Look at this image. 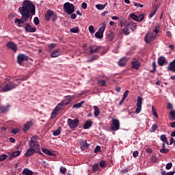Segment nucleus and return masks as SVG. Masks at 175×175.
<instances>
[{"instance_id": "27", "label": "nucleus", "mask_w": 175, "mask_h": 175, "mask_svg": "<svg viewBox=\"0 0 175 175\" xmlns=\"http://www.w3.org/2000/svg\"><path fill=\"white\" fill-rule=\"evenodd\" d=\"M83 105H84V101H81L80 103L74 104L72 105V109H79V108L83 106Z\"/></svg>"}, {"instance_id": "40", "label": "nucleus", "mask_w": 175, "mask_h": 175, "mask_svg": "<svg viewBox=\"0 0 175 175\" xmlns=\"http://www.w3.org/2000/svg\"><path fill=\"white\" fill-rule=\"evenodd\" d=\"M92 170H93V172H98V170H99V164L94 165Z\"/></svg>"}, {"instance_id": "50", "label": "nucleus", "mask_w": 175, "mask_h": 175, "mask_svg": "<svg viewBox=\"0 0 175 175\" xmlns=\"http://www.w3.org/2000/svg\"><path fill=\"white\" fill-rule=\"evenodd\" d=\"M142 20H144V15L140 14V15L138 16V20H137V21H138V23H141V21H142Z\"/></svg>"}, {"instance_id": "16", "label": "nucleus", "mask_w": 175, "mask_h": 175, "mask_svg": "<svg viewBox=\"0 0 175 175\" xmlns=\"http://www.w3.org/2000/svg\"><path fill=\"white\" fill-rule=\"evenodd\" d=\"M80 146L81 151H85L87 148H90V144L87 143V141L82 140L80 142Z\"/></svg>"}, {"instance_id": "47", "label": "nucleus", "mask_w": 175, "mask_h": 175, "mask_svg": "<svg viewBox=\"0 0 175 175\" xmlns=\"http://www.w3.org/2000/svg\"><path fill=\"white\" fill-rule=\"evenodd\" d=\"M153 70L150 71L151 73H154L157 70V63L155 62H152Z\"/></svg>"}, {"instance_id": "42", "label": "nucleus", "mask_w": 175, "mask_h": 175, "mask_svg": "<svg viewBox=\"0 0 175 175\" xmlns=\"http://www.w3.org/2000/svg\"><path fill=\"white\" fill-rule=\"evenodd\" d=\"M160 152L161 154H167V152H169V149H166V148H161L160 150Z\"/></svg>"}, {"instance_id": "1", "label": "nucleus", "mask_w": 175, "mask_h": 175, "mask_svg": "<svg viewBox=\"0 0 175 175\" xmlns=\"http://www.w3.org/2000/svg\"><path fill=\"white\" fill-rule=\"evenodd\" d=\"M18 12L21 16V18H15L14 23L19 28H22L25 27V23L29 21V18H32L31 16H35V5L30 1L25 0L23 2L22 7L18 8Z\"/></svg>"}, {"instance_id": "38", "label": "nucleus", "mask_w": 175, "mask_h": 175, "mask_svg": "<svg viewBox=\"0 0 175 175\" xmlns=\"http://www.w3.org/2000/svg\"><path fill=\"white\" fill-rule=\"evenodd\" d=\"M7 158H8V154H3L0 155V162L5 161V159H6Z\"/></svg>"}, {"instance_id": "21", "label": "nucleus", "mask_w": 175, "mask_h": 175, "mask_svg": "<svg viewBox=\"0 0 175 175\" xmlns=\"http://www.w3.org/2000/svg\"><path fill=\"white\" fill-rule=\"evenodd\" d=\"M92 126V120H87L83 124V129H90Z\"/></svg>"}, {"instance_id": "29", "label": "nucleus", "mask_w": 175, "mask_h": 175, "mask_svg": "<svg viewBox=\"0 0 175 175\" xmlns=\"http://www.w3.org/2000/svg\"><path fill=\"white\" fill-rule=\"evenodd\" d=\"M94 117H98V116H99L100 111H99V108H98V106L95 105L94 106Z\"/></svg>"}, {"instance_id": "26", "label": "nucleus", "mask_w": 175, "mask_h": 175, "mask_svg": "<svg viewBox=\"0 0 175 175\" xmlns=\"http://www.w3.org/2000/svg\"><path fill=\"white\" fill-rule=\"evenodd\" d=\"M131 64L133 69L137 70L140 68V63L139 62H133Z\"/></svg>"}, {"instance_id": "39", "label": "nucleus", "mask_w": 175, "mask_h": 175, "mask_svg": "<svg viewBox=\"0 0 175 175\" xmlns=\"http://www.w3.org/2000/svg\"><path fill=\"white\" fill-rule=\"evenodd\" d=\"M152 111L153 116H154L156 118H158V113H157V109L154 107V106L152 107Z\"/></svg>"}, {"instance_id": "46", "label": "nucleus", "mask_w": 175, "mask_h": 175, "mask_svg": "<svg viewBox=\"0 0 175 175\" xmlns=\"http://www.w3.org/2000/svg\"><path fill=\"white\" fill-rule=\"evenodd\" d=\"M172 166H173V164L172 163H168L165 166V169H167V170H170V169H172Z\"/></svg>"}, {"instance_id": "52", "label": "nucleus", "mask_w": 175, "mask_h": 175, "mask_svg": "<svg viewBox=\"0 0 175 175\" xmlns=\"http://www.w3.org/2000/svg\"><path fill=\"white\" fill-rule=\"evenodd\" d=\"M152 129L153 132H155V131H157V129H158V125L157 124H152Z\"/></svg>"}, {"instance_id": "64", "label": "nucleus", "mask_w": 175, "mask_h": 175, "mask_svg": "<svg viewBox=\"0 0 175 175\" xmlns=\"http://www.w3.org/2000/svg\"><path fill=\"white\" fill-rule=\"evenodd\" d=\"M170 126H171L172 128H175V122H171V123H170Z\"/></svg>"}, {"instance_id": "63", "label": "nucleus", "mask_w": 175, "mask_h": 175, "mask_svg": "<svg viewBox=\"0 0 175 175\" xmlns=\"http://www.w3.org/2000/svg\"><path fill=\"white\" fill-rule=\"evenodd\" d=\"M57 20V15L53 14V15H52V21H55Z\"/></svg>"}, {"instance_id": "37", "label": "nucleus", "mask_w": 175, "mask_h": 175, "mask_svg": "<svg viewBox=\"0 0 175 175\" xmlns=\"http://www.w3.org/2000/svg\"><path fill=\"white\" fill-rule=\"evenodd\" d=\"M174 174H175V171L170 172H167V174H166V172L165 171L161 172L162 175H174Z\"/></svg>"}, {"instance_id": "31", "label": "nucleus", "mask_w": 175, "mask_h": 175, "mask_svg": "<svg viewBox=\"0 0 175 175\" xmlns=\"http://www.w3.org/2000/svg\"><path fill=\"white\" fill-rule=\"evenodd\" d=\"M107 5V3L103 5V4H97L96 5V9H98V10H103V9H105V8H106V5Z\"/></svg>"}, {"instance_id": "51", "label": "nucleus", "mask_w": 175, "mask_h": 175, "mask_svg": "<svg viewBox=\"0 0 175 175\" xmlns=\"http://www.w3.org/2000/svg\"><path fill=\"white\" fill-rule=\"evenodd\" d=\"M129 94V90H126L123 94L122 98L126 99V97L128 96Z\"/></svg>"}, {"instance_id": "7", "label": "nucleus", "mask_w": 175, "mask_h": 175, "mask_svg": "<svg viewBox=\"0 0 175 175\" xmlns=\"http://www.w3.org/2000/svg\"><path fill=\"white\" fill-rule=\"evenodd\" d=\"M142 105H143V98L139 96L137 99V108L135 111V114H139L142 111Z\"/></svg>"}, {"instance_id": "6", "label": "nucleus", "mask_w": 175, "mask_h": 175, "mask_svg": "<svg viewBox=\"0 0 175 175\" xmlns=\"http://www.w3.org/2000/svg\"><path fill=\"white\" fill-rule=\"evenodd\" d=\"M67 123L70 129H75L79 126V119H70L68 118L67 120Z\"/></svg>"}, {"instance_id": "18", "label": "nucleus", "mask_w": 175, "mask_h": 175, "mask_svg": "<svg viewBox=\"0 0 175 175\" xmlns=\"http://www.w3.org/2000/svg\"><path fill=\"white\" fill-rule=\"evenodd\" d=\"M167 69L170 70V72H173V73H175V59L169 64Z\"/></svg>"}, {"instance_id": "28", "label": "nucleus", "mask_w": 175, "mask_h": 175, "mask_svg": "<svg viewBox=\"0 0 175 175\" xmlns=\"http://www.w3.org/2000/svg\"><path fill=\"white\" fill-rule=\"evenodd\" d=\"M42 152H44V154H46V155H49L50 157H54V153L51 152V151L46 149V148H43L42 149Z\"/></svg>"}, {"instance_id": "9", "label": "nucleus", "mask_w": 175, "mask_h": 175, "mask_svg": "<svg viewBox=\"0 0 175 175\" xmlns=\"http://www.w3.org/2000/svg\"><path fill=\"white\" fill-rule=\"evenodd\" d=\"M106 29V24H104L100 28L98 29V31L96 32L95 36L97 39H102L103 38V32Z\"/></svg>"}, {"instance_id": "15", "label": "nucleus", "mask_w": 175, "mask_h": 175, "mask_svg": "<svg viewBox=\"0 0 175 175\" xmlns=\"http://www.w3.org/2000/svg\"><path fill=\"white\" fill-rule=\"evenodd\" d=\"M100 49H102V46H96V45L90 46V54H95V53H99V51H100Z\"/></svg>"}, {"instance_id": "5", "label": "nucleus", "mask_w": 175, "mask_h": 175, "mask_svg": "<svg viewBox=\"0 0 175 175\" xmlns=\"http://www.w3.org/2000/svg\"><path fill=\"white\" fill-rule=\"evenodd\" d=\"M64 10L68 14H72L75 12V5L70 3H65L64 4Z\"/></svg>"}, {"instance_id": "14", "label": "nucleus", "mask_w": 175, "mask_h": 175, "mask_svg": "<svg viewBox=\"0 0 175 175\" xmlns=\"http://www.w3.org/2000/svg\"><path fill=\"white\" fill-rule=\"evenodd\" d=\"M6 46L8 49L12 50L14 53H17V44H16V43H14V42H8L6 44Z\"/></svg>"}, {"instance_id": "56", "label": "nucleus", "mask_w": 175, "mask_h": 175, "mask_svg": "<svg viewBox=\"0 0 175 175\" xmlns=\"http://www.w3.org/2000/svg\"><path fill=\"white\" fill-rule=\"evenodd\" d=\"M60 172L61 173H62L63 174H65V173H66V168L65 167H60Z\"/></svg>"}, {"instance_id": "36", "label": "nucleus", "mask_w": 175, "mask_h": 175, "mask_svg": "<svg viewBox=\"0 0 175 175\" xmlns=\"http://www.w3.org/2000/svg\"><path fill=\"white\" fill-rule=\"evenodd\" d=\"M170 120H171L172 121H174L175 120V111H171L170 113Z\"/></svg>"}, {"instance_id": "8", "label": "nucleus", "mask_w": 175, "mask_h": 175, "mask_svg": "<svg viewBox=\"0 0 175 175\" xmlns=\"http://www.w3.org/2000/svg\"><path fill=\"white\" fill-rule=\"evenodd\" d=\"M157 38V35L154 34V33H148L145 36L144 40L146 43H151L152 40H155Z\"/></svg>"}, {"instance_id": "33", "label": "nucleus", "mask_w": 175, "mask_h": 175, "mask_svg": "<svg viewBox=\"0 0 175 175\" xmlns=\"http://www.w3.org/2000/svg\"><path fill=\"white\" fill-rule=\"evenodd\" d=\"M113 39H114V33L110 32L107 34V40H109V42H111Z\"/></svg>"}, {"instance_id": "57", "label": "nucleus", "mask_w": 175, "mask_h": 175, "mask_svg": "<svg viewBox=\"0 0 175 175\" xmlns=\"http://www.w3.org/2000/svg\"><path fill=\"white\" fill-rule=\"evenodd\" d=\"M71 14L70 18H71L72 20H76V18L77 17V15H76V14H73V13H72V14Z\"/></svg>"}, {"instance_id": "34", "label": "nucleus", "mask_w": 175, "mask_h": 175, "mask_svg": "<svg viewBox=\"0 0 175 175\" xmlns=\"http://www.w3.org/2000/svg\"><path fill=\"white\" fill-rule=\"evenodd\" d=\"M98 58H99V55H92L90 59L88 60L87 62H92L95 61L96 59H98Z\"/></svg>"}, {"instance_id": "60", "label": "nucleus", "mask_w": 175, "mask_h": 175, "mask_svg": "<svg viewBox=\"0 0 175 175\" xmlns=\"http://www.w3.org/2000/svg\"><path fill=\"white\" fill-rule=\"evenodd\" d=\"M82 9H87V3L84 2L81 4Z\"/></svg>"}, {"instance_id": "32", "label": "nucleus", "mask_w": 175, "mask_h": 175, "mask_svg": "<svg viewBox=\"0 0 175 175\" xmlns=\"http://www.w3.org/2000/svg\"><path fill=\"white\" fill-rule=\"evenodd\" d=\"M62 129L61 127H59L57 129H56L55 131H53V136H58L61 134Z\"/></svg>"}, {"instance_id": "61", "label": "nucleus", "mask_w": 175, "mask_h": 175, "mask_svg": "<svg viewBox=\"0 0 175 175\" xmlns=\"http://www.w3.org/2000/svg\"><path fill=\"white\" fill-rule=\"evenodd\" d=\"M146 152H147V154H152V149H151L150 148H148L146 149Z\"/></svg>"}, {"instance_id": "62", "label": "nucleus", "mask_w": 175, "mask_h": 175, "mask_svg": "<svg viewBox=\"0 0 175 175\" xmlns=\"http://www.w3.org/2000/svg\"><path fill=\"white\" fill-rule=\"evenodd\" d=\"M126 25V21H121L120 22V27H125Z\"/></svg>"}, {"instance_id": "43", "label": "nucleus", "mask_w": 175, "mask_h": 175, "mask_svg": "<svg viewBox=\"0 0 175 175\" xmlns=\"http://www.w3.org/2000/svg\"><path fill=\"white\" fill-rule=\"evenodd\" d=\"M98 84L101 87H105V85H106V81L105 80H100L98 82Z\"/></svg>"}, {"instance_id": "48", "label": "nucleus", "mask_w": 175, "mask_h": 175, "mask_svg": "<svg viewBox=\"0 0 175 175\" xmlns=\"http://www.w3.org/2000/svg\"><path fill=\"white\" fill-rule=\"evenodd\" d=\"M159 28L160 27L158 25L154 27V33H155V35H158V32H159Z\"/></svg>"}, {"instance_id": "24", "label": "nucleus", "mask_w": 175, "mask_h": 175, "mask_svg": "<svg viewBox=\"0 0 175 175\" xmlns=\"http://www.w3.org/2000/svg\"><path fill=\"white\" fill-rule=\"evenodd\" d=\"M23 131L25 132H27V131H29V128L32 126V122H27L26 124L23 126Z\"/></svg>"}, {"instance_id": "49", "label": "nucleus", "mask_w": 175, "mask_h": 175, "mask_svg": "<svg viewBox=\"0 0 175 175\" xmlns=\"http://www.w3.org/2000/svg\"><path fill=\"white\" fill-rule=\"evenodd\" d=\"M105 166H106V161H100V167H102V169H103Z\"/></svg>"}, {"instance_id": "41", "label": "nucleus", "mask_w": 175, "mask_h": 175, "mask_svg": "<svg viewBox=\"0 0 175 175\" xmlns=\"http://www.w3.org/2000/svg\"><path fill=\"white\" fill-rule=\"evenodd\" d=\"M130 17H131V18H132V20H134L135 21H137V20H138V16L135 14H131Z\"/></svg>"}, {"instance_id": "10", "label": "nucleus", "mask_w": 175, "mask_h": 175, "mask_svg": "<svg viewBox=\"0 0 175 175\" xmlns=\"http://www.w3.org/2000/svg\"><path fill=\"white\" fill-rule=\"evenodd\" d=\"M111 129V131H118L120 129V120L118 119H112Z\"/></svg>"}, {"instance_id": "22", "label": "nucleus", "mask_w": 175, "mask_h": 175, "mask_svg": "<svg viewBox=\"0 0 175 175\" xmlns=\"http://www.w3.org/2000/svg\"><path fill=\"white\" fill-rule=\"evenodd\" d=\"M126 62H128L126 57H122L118 61V65L119 66H125L126 65Z\"/></svg>"}, {"instance_id": "55", "label": "nucleus", "mask_w": 175, "mask_h": 175, "mask_svg": "<svg viewBox=\"0 0 175 175\" xmlns=\"http://www.w3.org/2000/svg\"><path fill=\"white\" fill-rule=\"evenodd\" d=\"M99 151H100V146H96L94 149L95 154H96V152H99Z\"/></svg>"}, {"instance_id": "13", "label": "nucleus", "mask_w": 175, "mask_h": 175, "mask_svg": "<svg viewBox=\"0 0 175 175\" xmlns=\"http://www.w3.org/2000/svg\"><path fill=\"white\" fill-rule=\"evenodd\" d=\"M24 28L25 31H26L28 33L36 32V27H32V26L29 25V23H25Z\"/></svg>"}, {"instance_id": "17", "label": "nucleus", "mask_w": 175, "mask_h": 175, "mask_svg": "<svg viewBox=\"0 0 175 175\" xmlns=\"http://www.w3.org/2000/svg\"><path fill=\"white\" fill-rule=\"evenodd\" d=\"M54 16V12L51 10H48L46 11V14H45V20L46 21H50L51 17Z\"/></svg>"}, {"instance_id": "44", "label": "nucleus", "mask_w": 175, "mask_h": 175, "mask_svg": "<svg viewBox=\"0 0 175 175\" xmlns=\"http://www.w3.org/2000/svg\"><path fill=\"white\" fill-rule=\"evenodd\" d=\"M89 32H90V33H95V27H94L92 25L90 26Z\"/></svg>"}, {"instance_id": "12", "label": "nucleus", "mask_w": 175, "mask_h": 175, "mask_svg": "<svg viewBox=\"0 0 175 175\" xmlns=\"http://www.w3.org/2000/svg\"><path fill=\"white\" fill-rule=\"evenodd\" d=\"M16 87H17V85H16L14 83H9V84L5 85L3 88L2 91H3V92H8V91L14 90V88H16Z\"/></svg>"}, {"instance_id": "53", "label": "nucleus", "mask_w": 175, "mask_h": 175, "mask_svg": "<svg viewBox=\"0 0 175 175\" xmlns=\"http://www.w3.org/2000/svg\"><path fill=\"white\" fill-rule=\"evenodd\" d=\"M18 132H20V130L18 129H13L12 130V133L14 134V135H16L18 133Z\"/></svg>"}, {"instance_id": "54", "label": "nucleus", "mask_w": 175, "mask_h": 175, "mask_svg": "<svg viewBox=\"0 0 175 175\" xmlns=\"http://www.w3.org/2000/svg\"><path fill=\"white\" fill-rule=\"evenodd\" d=\"M138 156L139 152L137 150L134 151L133 153V157H134V158H137Z\"/></svg>"}, {"instance_id": "30", "label": "nucleus", "mask_w": 175, "mask_h": 175, "mask_svg": "<svg viewBox=\"0 0 175 175\" xmlns=\"http://www.w3.org/2000/svg\"><path fill=\"white\" fill-rule=\"evenodd\" d=\"M161 141L163 142V143H166L167 145H169V142L167 141V137H166V135H161Z\"/></svg>"}, {"instance_id": "11", "label": "nucleus", "mask_w": 175, "mask_h": 175, "mask_svg": "<svg viewBox=\"0 0 175 175\" xmlns=\"http://www.w3.org/2000/svg\"><path fill=\"white\" fill-rule=\"evenodd\" d=\"M24 61H28V56H27L25 54H19L17 56V62L18 64L21 66V65H23V62H24Z\"/></svg>"}, {"instance_id": "4", "label": "nucleus", "mask_w": 175, "mask_h": 175, "mask_svg": "<svg viewBox=\"0 0 175 175\" xmlns=\"http://www.w3.org/2000/svg\"><path fill=\"white\" fill-rule=\"evenodd\" d=\"M137 27V26L136 25V23H135L134 22H130L122 29V33H124V35H129V31L133 32V31H135V29H136Z\"/></svg>"}, {"instance_id": "45", "label": "nucleus", "mask_w": 175, "mask_h": 175, "mask_svg": "<svg viewBox=\"0 0 175 175\" xmlns=\"http://www.w3.org/2000/svg\"><path fill=\"white\" fill-rule=\"evenodd\" d=\"M33 23H34L35 25H39V23H40L39 18L35 17L33 18Z\"/></svg>"}, {"instance_id": "23", "label": "nucleus", "mask_w": 175, "mask_h": 175, "mask_svg": "<svg viewBox=\"0 0 175 175\" xmlns=\"http://www.w3.org/2000/svg\"><path fill=\"white\" fill-rule=\"evenodd\" d=\"M21 154V152L20 150H16L10 154V159H13V158H17V157H18Z\"/></svg>"}, {"instance_id": "35", "label": "nucleus", "mask_w": 175, "mask_h": 175, "mask_svg": "<svg viewBox=\"0 0 175 175\" xmlns=\"http://www.w3.org/2000/svg\"><path fill=\"white\" fill-rule=\"evenodd\" d=\"M79 27H75L70 29V32L72 33H79Z\"/></svg>"}, {"instance_id": "58", "label": "nucleus", "mask_w": 175, "mask_h": 175, "mask_svg": "<svg viewBox=\"0 0 175 175\" xmlns=\"http://www.w3.org/2000/svg\"><path fill=\"white\" fill-rule=\"evenodd\" d=\"M8 110H9V107H1V111H3V112H6V111H8Z\"/></svg>"}, {"instance_id": "25", "label": "nucleus", "mask_w": 175, "mask_h": 175, "mask_svg": "<svg viewBox=\"0 0 175 175\" xmlns=\"http://www.w3.org/2000/svg\"><path fill=\"white\" fill-rule=\"evenodd\" d=\"M22 174H23V175H32V174H33V172L28 168H25L23 170V171L22 172Z\"/></svg>"}, {"instance_id": "20", "label": "nucleus", "mask_w": 175, "mask_h": 175, "mask_svg": "<svg viewBox=\"0 0 175 175\" xmlns=\"http://www.w3.org/2000/svg\"><path fill=\"white\" fill-rule=\"evenodd\" d=\"M165 63H166V58H165V57L161 56L159 57L158 65L159 66H163V65H165Z\"/></svg>"}, {"instance_id": "59", "label": "nucleus", "mask_w": 175, "mask_h": 175, "mask_svg": "<svg viewBox=\"0 0 175 175\" xmlns=\"http://www.w3.org/2000/svg\"><path fill=\"white\" fill-rule=\"evenodd\" d=\"M56 46H57V44H50L49 45V48L51 50V49H54V47H55Z\"/></svg>"}, {"instance_id": "3", "label": "nucleus", "mask_w": 175, "mask_h": 175, "mask_svg": "<svg viewBox=\"0 0 175 175\" xmlns=\"http://www.w3.org/2000/svg\"><path fill=\"white\" fill-rule=\"evenodd\" d=\"M66 105H69V102L66 103L65 101H62V103H59L52 111L51 118H55L58 114V111L59 110H64V106H66Z\"/></svg>"}, {"instance_id": "2", "label": "nucleus", "mask_w": 175, "mask_h": 175, "mask_svg": "<svg viewBox=\"0 0 175 175\" xmlns=\"http://www.w3.org/2000/svg\"><path fill=\"white\" fill-rule=\"evenodd\" d=\"M29 146V148L25 153V157H31V155H33L35 152L42 154V152H40V145L38 143V135H33L31 137Z\"/></svg>"}, {"instance_id": "19", "label": "nucleus", "mask_w": 175, "mask_h": 175, "mask_svg": "<svg viewBox=\"0 0 175 175\" xmlns=\"http://www.w3.org/2000/svg\"><path fill=\"white\" fill-rule=\"evenodd\" d=\"M61 54V51L59 49H56L51 52V57H52V58H56V57H59Z\"/></svg>"}]
</instances>
